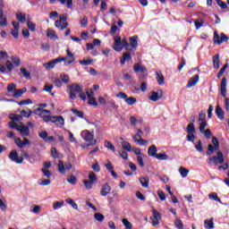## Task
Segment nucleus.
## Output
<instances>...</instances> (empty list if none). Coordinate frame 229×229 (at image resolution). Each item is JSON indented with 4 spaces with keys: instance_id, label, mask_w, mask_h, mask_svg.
Returning <instances> with one entry per match:
<instances>
[{
    "instance_id": "50",
    "label": "nucleus",
    "mask_w": 229,
    "mask_h": 229,
    "mask_svg": "<svg viewBox=\"0 0 229 229\" xmlns=\"http://www.w3.org/2000/svg\"><path fill=\"white\" fill-rule=\"evenodd\" d=\"M65 201L66 203H68V205H71L72 208H74V210H78V204H76V202H74L72 199L69 198Z\"/></svg>"
},
{
    "instance_id": "28",
    "label": "nucleus",
    "mask_w": 229,
    "mask_h": 229,
    "mask_svg": "<svg viewBox=\"0 0 229 229\" xmlns=\"http://www.w3.org/2000/svg\"><path fill=\"white\" fill-rule=\"evenodd\" d=\"M130 42H131V46L135 47L137 49L138 46H139V43L137 40H139V36H133V37H131L129 38Z\"/></svg>"
},
{
    "instance_id": "7",
    "label": "nucleus",
    "mask_w": 229,
    "mask_h": 229,
    "mask_svg": "<svg viewBox=\"0 0 229 229\" xmlns=\"http://www.w3.org/2000/svg\"><path fill=\"white\" fill-rule=\"evenodd\" d=\"M8 158H10L12 162H15V164H22V162H24V157H22V156L19 157V153H17L16 149L11 151Z\"/></svg>"
},
{
    "instance_id": "24",
    "label": "nucleus",
    "mask_w": 229,
    "mask_h": 229,
    "mask_svg": "<svg viewBox=\"0 0 229 229\" xmlns=\"http://www.w3.org/2000/svg\"><path fill=\"white\" fill-rule=\"evenodd\" d=\"M216 117H218L220 121L225 120V111H223V108H221V106H216Z\"/></svg>"
},
{
    "instance_id": "60",
    "label": "nucleus",
    "mask_w": 229,
    "mask_h": 229,
    "mask_svg": "<svg viewBox=\"0 0 229 229\" xmlns=\"http://www.w3.org/2000/svg\"><path fill=\"white\" fill-rule=\"evenodd\" d=\"M212 144H214L215 149H219V140H217V138H212Z\"/></svg>"
},
{
    "instance_id": "55",
    "label": "nucleus",
    "mask_w": 229,
    "mask_h": 229,
    "mask_svg": "<svg viewBox=\"0 0 229 229\" xmlns=\"http://www.w3.org/2000/svg\"><path fill=\"white\" fill-rule=\"evenodd\" d=\"M214 151H217V149H216V147H213L212 144H209L208 146L207 155H208L210 157V155H212V153H214Z\"/></svg>"
},
{
    "instance_id": "54",
    "label": "nucleus",
    "mask_w": 229,
    "mask_h": 229,
    "mask_svg": "<svg viewBox=\"0 0 229 229\" xmlns=\"http://www.w3.org/2000/svg\"><path fill=\"white\" fill-rule=\"evenodd\" d=\"M174 225L177 229H183V223L182 222L181 219L176 218L174 221Z\"/></svg>"
},
{
    "instance_id": "12",
    "label": "nucleus",
    "mask_w": 229,
    "mask_h": 229,
    "mask_svg": "<svg viewBox=\"0 0 229 229\" xmlns=\"http://www.w3.org/2000/svg\"><path fill=\"white\" fill-rule=\"evenodd\" d=\"M114 49L118 53H121V51H123V43L121 41V37L119 36L114 37Z\"/></svg>"
},
{
    "instance_id": "34",
    "label": "nucleus",
    "mask_w": 229,
    "mask_h": 229,
    "mask_svg": "<svg viewBox=\"0 0 229 229\" xmlns=\"http://www.w3.org/2000/svg\"><path fill=\"white\" fill-rule=\"evenodd\" d=\"M66 180L68 183H71V185H74L75 183H78V179L73 174L68 175Z\"/></svg>"
},
{
    "instance_id": "2",
    "label": "nucleus",
    "mask_w": 229,
    "mask_h": 229,
    "mask_svg": "<svg viewBox=\"0 0 229 229\" xmlns=\"http://www.w3.org/2000/svg\"><path fill=\"white\" fill-rule=\"evenodd\" d=\"M228 40H229L228 36H226V34H225L224 32L220 33V36L217 33V31L214 32L213 42L215 44L221 46V44H223V42H228Z\"/></svg>"
},
{
    "instance_id": "39",
    "label": "nucleus",
    "mask_w": 229,
    "mask_h": 229,
    "mask_svg": "<svg viewBox=\"0 0 229 229\" xmlns=\"http://www.w3.org/2000/svg\"><path fill=\"white\" fill-rule=\"evenodd\" d=\"M122 223H123V226H125V229H132L133 228V225L131 224V222H129V220L126 218H123L122 220Z\"/></svg>"
},
{
    "instance_id": "22",
    "label": "nucleus",
    "mask_w": 229,
    "mask_h": 229,
    "mask_svg": "<svg viewBox=\"0 0 229 229\" xmlns=\"http://www.w3.org/2000/svg\"><path fill=\"white\" fill-rule=\"evenodd\" d=\"M28 91V89L26 88H22V89H16L14 91V93L13 94V98H22V94H25V92Z\"/></svg>"
},
{
    "instance_id": "20",
    "label": "nucleus",
    "mask_w": 229,
    "mask_h": 229,
    "mask_svg": "<svg viewBox=\"0 0 229 229\" xmlns=\"http://www.w3.org/2000/svg\"><path fill=\"white\" fill-rule=\"evenodd\" d=\"M134 72H148V69L145 66H142V64L138 63L134 64Z\"/></svg>"
},
{
    "instance_id": "59",
    "label": "nucleus",
    "mask_w": 229,
    "mask_h": 229,
    "mask_svg": "<svg viewBox=\"0 0 229 229\" xmlns=\"http://www.w3.org/2000/svg\"><path fill=\"white\" fill-rule=\"evenodd\" d=\"M201 133H203L204 137H206L207 139H210V137H212V131H210V129H208Z\"/></svg>"
},
{
    "instance_id": "23",
    "label": "nucleus",
    "mask_w": 229,
    "mask_h": 229,
    "mask_svg": "<svg viewBox=\"0 0 229 229\" xmlns=\"http://www.w3.org/2000/svg\"><path fill=\"white\" fill-rule=\"evenodd\" d=\"M140 183L142 187H144V189H148V187H149V177L148 176L140 177Z\"/></svg>"
},
{
    "instance_id": "41",
    "label": "nucleus",
    "mask_w": 229,
    "mask_h": 229,
    "mask_svg": "<svg viewBox=\"0 0 229 229\" xmlns=\"http://www.w3.org/2000/svg\"><path fill=\"white\" fill-rule=\"evenodd\" d=\"M209 199H213L214 201H217L218 203H221V199H219V196H217V193L213 192L208 195Z\"/></svg>"
},
{
    "instance_id": "63",
    "label": "nucleus",
    "mask_w": 229,
    "mask_h": 229,
    "mask_svg": "<svg viewBox=\"0 0 229 229\" xmlns=\"http://www.w3.org/2000/svg\"><path fill=\"white\" fill-rule=\"evenodd\" d=\"M5 67H7L9 72H12V71H13V64H12L11 61H6Z\"/></svg>"
},
{
    "instance_id": "13",
    "label": "nucleus",
    "mask_w": 229,
    "mask_h": 229,
    "mask_svg": "<svg viewBox=\"0 0 229 229\" xmlns=\"http://www.w3.org/2000/svg\"><path fill=\"white\" fill-rule=\"evenodd\" d=\"M17 131H20V134L22 136V137H30V127L22 124V125H20L18 128H17Z\"/></svg>"
},
{
    "instance_id": "5",
    "label": "nucleus",
    "mask_w": 229,
    "mask_h": 229,
    "mask_svg": "<svg viewBox=\"0 0 229 229\" xmlns=\"http://www.w3.org/2000/svg\"><path fill=\"white\" fill-rule=\"evenodd\" d=\"M60 62H67V58L57 57L48 63L44 64L43 67H45L47 71H49V69H55L56 64H60Z\"/></svg>"
},
{
    "instance_id": "45",
    "label": "nucleus",
    "mask_w": 229,
    "mask_h": 229,
    "mask_svg": "<svg viewBox=\"0 0 229 229\" xmlns=\"http://www.w3.org/2000/svg\"><path fill=\"white\" fill-rule=\"evenodd\" d=\"M89 180L93 183H96V182H98V176H96V174L94 172H89Z\"/></svg>"
},
{
    "instance_id": "27",
    "label": "nucleus",
    "mask_w": 229,
    "mask_h": 229,
    "mask_svg": "<svg viewBox=\"0 0 229 229\" xmlns=\"http://www.w3.org/2000/svg\"><path fill=\"white\" fill-rule=\"evenodd\" d=\"M186 131L188 134H194L196 133V127H194L193 123H190L186 127Z\"/></svg>"
},
{
    "instance_id": "9",
    "label": "nucleus",
    "mask_w": 229,
    "mask_h": 229,
    "mask_svg": "<svg viewBox=\"0 0 229 229\" xmlns=\"http://www.w3.org/2000/svg\"><path fill=\"white\" fill-rule=\"evenodd\" d=\"M152 214H153V216L150 217L152 222V226H158V225H160V219H162V216L155 208L152 209Z\"/></svg>"
},
{
    "instance_id": "4",
    "label": "nucleus",
    "mask_w": 229,
    "mask_h": 229,
    "mask_svg": "<svg viewBox=\"0 0 229 229\" xmlns=\"http://www.w3.org/2000/svg\"><path fill=\"white\" fill-rule=\"evenodd\" d=\"M81 135L86 142H90L88 146H96L98 144V140H94V135L90 131H83Z\"/></svg>"
},
{
    "instance_id": "58",
    "label": "nucleus",
    "mask_w": 229,
    "mask_h": 229,
    "mask_svg": "<svg viewBox=\"0 0 229 229\" xmlns=\"http://www.w3.org/2000/svg\"><path fill=\"white\" fill-rule=\"evenodd\" d=\"M205 128H207V121H203L200 123L199 130L200 131V133H202V131H205Z\"/></svg>"
},
{
    "instance_id": "11",
    "label": "nucleus",
    "mask_w": 229,
    "mask_h": 229,
    "mask_svg": "<svg viewBox=\"0 0 229 229\" xmlns=\"http://www.w3.org/2000/svg\"><path fill=\"white\" fill-rule=\"evenodd\" d=\"M66 57H61L68 60L64 62V65H71V64H74V60H76V58L74 57V54H72L69 48L66 49Z\"/></svg>"
},
{
    "instance_id": "3",
    "label": "nucleus",
    "mask_w": 229,
    "mask_h": 229,
    "mask_svg": "<svg viewBox=\"0 0 229 229\" xmlns=\"http://www.w3.org/2000/svg\"><path fill=\"white\" fill-rule=\"evenodd\" d=\"M70 89V98L75 99L76 94H80L83 90V87L80 86L79 84H72L68 86Z\"/></svg>"
},
{
    "instance_id": "37",
    "label": "nucleus",
    "mask_w": 229,
    "mask_h": 229,
    "mask_svg": "<svg viewBox=\"0 0 229 229\" xmlns=\"http://www.w3.org/2000/svg\"><path fill=\"white\" fill-rule=\"evenodd\" d=\"M20 71L26 80H31V73H30L26 68H21Z\"/></svg>"
},
{
    "instance_id": "36",
    "label": "nucleus",
    "mask_w": 229,
    "mask_h": 229,
    "mask_svg": "<svg viewBox=\"0 0 229 229\" xmlns=\"http://www.w3.org/2000/svg\"><path fill=\"white\" fill-rule=\"evenodd\" d=\"M16 19H18L20 22H26V14H23L21 12H18L16 13Z\"/></svg>"
},
{
    "instance_id": "53",
    "label": "nucleus",
    "mask_w": 229,
    "mask_h": 229,
    "mask_svg": "<svg viewBox=\"0 0 229 229\" xmlns=\"http://www.w3.org/2000/svg\"><path fill=\"white\" fill-rule=\"evenodd\" d=\"M216 4H218L222 10H226L228 8V4L223 2V0H216Z\"/></svg>"
},
{
    "instance_id": "31",
    "label": "nucleus",
    "mask_w": 229,
    "mask_h": 229,
    "mask_svg": "<svg viewBox=\"0 0 229 229\" xmlns=\"http://www.w3.org/2000/svg\"><path fill=\"white\" fill-rule=\"evenodd\" d=\"M204 226L206 229H214V219L205 220Z\"/></svg>"
},
{
    "instance_id": "56",
    "label": "nucleus",
    "mask_w": 229,
    "mask_h": 229,
    "mask_svg": "<svg viewBox=\"0 0 229 229\" xmlns=\"http://www.w3.org/2000/svg\"><path fill=\"white\" fill-rule=\"evenodd\" d=\"M79 64H81V65H90V64H92V58H89L88 60H80Z\"/></svg>"
},
{
    "instance_id": "43",
    "label": "nucleus",
    "mask_w": 229,
    "mask_h": 229,
    "mask_svg": "<svg viewBox=\"0 0 229 229\" xmlns=\"http://www.w3.org/2000/svg\"><path fill=\"white\" fill-rule=\"evenodd\" d=\"M105 147L107 149H110L111 151L114 152L115 151V146H114L113 143H111V141L106 140L105 141Z\"/></svg>"
},
{
    "instance_id": "10",
    "label": "nucleus",
    "mask_w": 229,
    "mask_h": 229,
    "mask_svg": "<svg viewBox=\"0 0 229 229\" xmlns=\"http://www.w3.org/2000/svg\"><path fill=\"white\" fill-rule=\"evenodd\" d=\"M209 162H214L216 165L217 164H223L225 162V157L223 156V152H217V157H212L208 158Z\"/></svg>"
},
{
    "instance_id": "52",
    "label": "nucleus",
    "mask_w": 229,
    "mask_h": 229,
    "mask_svg": "<svg viewBox=\"0 0 229 229\" xmlns=\"http://www.w3.org/2000/svg\"><path fill=\"white\" fill-rule=\"evenodd\" d=\"M61 81L63 83L67 85V83H69V81H71V79L69 78V75H67V74H61Z\"/></svg>"
},
{
    "instance_id": "15",
    "label": "nucleus",
    "mask_w": 229,
    "mask_h": 229,
    "mask_svg": "<svg viewBox=\"0 0 229 229\" xmlns=\"http://www.w3.org/2000/svg\"><path fill=\"white\" fill-rule=\"evenodd\" d=\"M198 81H199V75L196 74L192 76L188 81V84H187L188 89H191V87H195Z\"/></svg>"
},
{
    "instance_id": "6",
    "label": "nucleus",
    "mask_w": 229,
    "mask_h": 229,
    "mask_svg": "<svg viewBox=\"0 0 229 229\" xmlns=\"http://www.w3.org/2000/svg\"><path fill=\"white\" fill-rule=\"evenodd\" d=\"M57 168L61 174H65V169L66 171H71L72 169V164L71 162L64 164V161L59 160Z\"/></svg>"
},
{
    "instance_id": "33",
    "label": "nucleus",
    "mask_w": 229,
    "mask_h": 229,
    "mask_svg": "<svg viewBox=\"0 0 229 229\" xmlns=\"http://www.w3.org/2000/svg\"><path fill=\"white\" fill-rule=\"evenodd\" d=\"M213 67L214 69H219V55L218 54L213 56Z\"/></svg>"
},
{
    "instance_id": "26",
    "label": "nucleus",
    "mask_w": 229,
    "mask_h": 229,
    "mask_svg": "<svg viewBox=\"0 0 229 229\" xmlns=\"http://www.w3.org/2000/svg\"><path fill=\"white\" fill-rule=\"evenodd\" d=\"M47 37H48V38H52L54 40H58V36H56V32H55V30L53 29H47Z\"/></svg>"
},
{
    "instance_id": "19",
    "label": "nucleus",
    "mask_w": 229,
    "mask_h": 229,
    "mask_svg": "<svg viewBox=\"0 0 229 229\" xmlns=\"http://www.w3.org/2000/svg\"><path fill=\"white\" fill-rule=\"evenodd\" d=\"M157 153H158V149L157 148L156 145H152L148 149V157H153L154 158L157 157Z\"/></svg>"
},
{
    "instance_id": "25",
    "label": "nucleus",
    "mask_w": 229,
    "mask_h": 229,
    "mask_svg": "<svg viewBox=\"0 0 229 229\" xmlns=\"http://www.w3.org/2000/svg\"><path fill=\"white\" fill-rule=\"evenodd\" d=\"M50 121L51 123H56L60 126H64V116H53Z\"/></svg>"
},
{
    "instance_id": "47",
    "label": "nucleus",
    "mask_w": 229,
    "mask_h": 229,
    "mask_svg": "<svg viewBox=\"0 0 229 229\" xmlns=\"http://www.w3.org/2000/svg\"><path fill=\"white\" fill-rule=\"evenodd\" d=\"M32 114H33V112L30 109H28V111H26V110L21 111V117L29 118V117H31Z\"/></svg>"
},
{
    "instance_id": "35",
    "label": "nucleus",
    "mask_w": 229,
    "mask_h": 229,
    "mask_svg": "<svg viewBox=\"0 0 229 229\" xmlns=\"http://www.w3.org/2000/svg\"><path fill=\"white\" fill-rule=\"evenodd\" d=\"M194 24L196 30H199L200 28H202L203 24H205V21H203V19L201 18H199L195 21Z\"/></svg>"
},
{
    "instance_id": "44",
    "label": "nucleus",
    "mask_w": 229,
    "mask_h": 229,
    "mask_svg": "<svg viewBox=\"0 0 229 229\" xmlns=\"http://www.w3.org/2000/svg\"><path fill=\"white\" fill-rule=\"evenodd\" d=\"M122 148L123 149H125V151H131V144H130L128 141H123L122 143Z\"/></svg>"
},
{
    "instance_id": "1",
    "label": "nucleus",
    "mask_w": 229,
    "mask_h": 229,
    "mask_svg": "<svg viewBox=\"0 0 229 229\" xmlns=\"http://www.w3.org/2000/svg\"><path fill=\"white\" fill-rule=\"evenodd\" d=\"M116 98L118 99H123L127 105L131 106V105H135L137 103V98L135 97H130L128 98V95L126 93L121 91L118 94H116Z\"/></svg>"
},
{
    "instance_id": "16",
    "label": "nucleus",
    "mask_w": 229,
    "mask_h": 229,
    "mask_svg": "<svg viewBox=\"0 0 229 229\" xmlns=\"http://www.w3.org/2000/svg\"><path fill=\"white\" fill-rule=\"evenodd\" d=\"M112 191V186L108 183H106L102 186V189L100 191L101 196H108Z\"/></svg>"
},
{
    "instance_id": "48",
    "label": "nucleus",
    "mask_w": 229,
    "mask_h": 229,
    "mask_svg": "<svg viewBox=\"0 0 229 229\" xmlns=\"http://www.w3.org/2000/svg\"><path fill=\"white\" fill-rule=\"evenodd\" d=\"M157 160H169V156L165 153L157 154L156 156Z\"/></svg>"
},
{
    "instance_id": "64",
    "label": "nucleus",
    "mask_w": 229,
    "mask_h": 229,
    "mask_svg": "<svg viewBox=\"0 0 229 229\" xmlns=\"http://www.w3.org/2000/svg\"><path fill=\"white\" fill-rule=\"evenodd\" d=\"M157 196L159 197L161 201H165V193L163 191H158Z\"/></svg>"
},
{
    "instance_id": "49",
    "label": "nucleus",
    "mask_w": 229,
    "mask_h": 229,
    "mask_svg": "<svg viewBox=\"0 0 229 229\" xmlns=\"http://www.w3.org/2000/svg\"><path fill=\"white\" fill-rule=\"evenodd\" d=\"M62 207H64V200L53 203L54 210H58L59 208H62Z\"/></svg>"
},
{
    "instance_id": "61",
    "label": "nucleus",
    "mask_w": 229,
    "mask_h": 229,
    "mask_svg": "<svg viewBox=\"0 0 229 229\" xmlns=\"http://www.w3.org/2000/svg\"><path fill=\"white\" fill-rule=\"evenodd\" d=\"M27 26H28L29 30H30V31H35V30L37 28V25L31 21H28Z\"/></svg>"
},
{
    "instance_id": "18",
    "label": "nucleus",
    "mask_w": 229,
    "mask_h": 229,
    "mask_svg": "<svg viewBox=\"0 0 229 229\" xmlns=\"http://www.w3.org/2000/svg\"><path fill=\"white\" fill-rule=\"evenodd\" d=\"M8 20L6 19V16H4V10L3 8H0V26L4 27L7 26Z\"/></svg>"
},
{
    "instance_id": "29",
    "label": "nucleus",
    "mask_w": 229,
    "mask_h": 229,
    "mask_svg": "<svg viewBox=\"0 0 229 229\" xmlns=\"http://www.w3.org/2000/svg\"><path fill=\"white\" fill-rule=\"evenodd\" d=\"M15 90H17V84H15V83H9L7 85V92H9V94H14Z\"/></svg>"
},
{
    "instance_id": "21",
    "label": "nucleus",
    "mask_w": 229,
    "mask_h": 229,
    "mask_svg": "<svg viewBox=\"0 0 229 229\" xmlns=\"http://www.w3.org/2000/svg\"><path fill=\"white\" fill-rule=\"evenodd\" d=\"M156 80L158 85H164L165 83V78H164V74L160 72H156Z\"/></svg>"
},
{
    "instance_id": "40",
    "label": "nucleus",
    "mask_w": 229,
    "mask_h": 229,
    "mask_svg": "<svg viewBox=\"0 0 229 229\" xmlns=\"http://www.w3.org/2000/svg\"><path fill=\"white\" fill-rule=\"evenodd\" d=\"M83 183H84L85 188L88 191H90V189H92V187H94V182H92V181L84 180Z\"/></svg>"
},
{
    "instance_id": "17",
    "label": "nucleus",
    "mask_w": 229,
    "mask_h": 229,
    "mask_svg": "<svg viewBox=\"0 0 229 229\" xmlns=\"http://www.w3.org/2000/svg\"><path fill=\"white\" fill-rule=\"evenodd\" d=\"M13 26L14 30H11V35H13L14 38H19V28H21L19 22L13 21Z\"/></svg>"
},
{
    "instance_id": "14",
    "label": "nucleus",
    "mask_w": 229,
    "mask_h": 229,
    "mask_svg": "<svg viewBox=\"0 0 229 229\" xmlns=\"http://www.w3.org/2000/svg\"><path fill=\"white\" fill-rule=\"evenodd\" d=\"M226 85H227L226 78H223L220 83V92H221L222 98H226Z\"/></svg>"
},
{
    "instance_id": "62",
    "label": "nucleus",
    "mask_w": 229,
    "mask_h": 229,
    "mask_svg": "<svg viewBox=\"0 0 229 229\" xmlns=\"http://www.w3.org/2000/svg\"><path fill=\"white\" fill-rule=\"evenodd\" d=\"M88 103L91 105L92 106H98V101H96V98L91 97L89 98Z\"/></svg>"
},
{
    "instance_id": "42",
    "label": "nucleus",
    "mask_w": 229,
    "mask_h": 229,
    "mask_svg": "<svg viewBox=\"0 0 229 229\" xmlns=\"http://www.w3.org/2000/svg\"><path fill=\"white\" fill-rule=\"evenodd\" d=\"M11 60L13 64V65H15V67H19L21 65V58H19L18 56H12Z\"/></svg>"
},
{
    "instance_id": "57",
    "label": "nucleus",
    "mask_w": 229,
    "mask_h": 229,
    "mask_svg": "<svg viewBox=\"0 0 229 229\" xmlns=\"http://www.w3.org/2000/svg\"><path fill=\"white\" fill-rule=\"evenodd\" d=\"M32 103H33V100L28 98V99H26V100H21V101L18 103V105H19L20 106H22V105H31Z\"/></svg>"
},
{
    "instance_id": "38",
    "label": "nucleus",
    "mask_w": 229,
    "mask_h": 229,
    "mask_svg": "<svg viewBox=\"0 0 229 229\" xmlns=\"http://www.w3.org/2000/svg\"><path fill=\"white\" fill-rule=\"evenodd\" d=\"M94 217L98 223H103V221H105V216L101 213H95Z\"/></svg>"
},
{
    "instance_id": "51",
    "label": "nucleus",
    "mask_w": 229,
    "mask_h": 229,
    "mask_svg": "<svg viewBox=\"0 0 229 229\" xmlns=\"http://www.w3.org/2000/svg\"><path fill=\"white\" fill-rule=\"evenodd\" d=\"M22 140L21 138H15L14 139V144H16L17 147L20 148V149H23V143Z\"/></svg>"
},
{
    "instance_id": "8",
    "label": "nucleus",
    "mask_w": 229,
    "mask_h": 229,
    "mask_svg": "<svg viewBox=\"0 0 229 229\" xmlns=\"http://www.w3.org/2000/svg\"><path fill=\"white\" fill-rule=\"evenodd\" d=\"M164 96V91H162V89H158L157 91H151L148 94V99H150V101H158L159 99H162V97Z\"/></svg>"
},
{
    "instance_id": "30",
    "label": "nucleus",
    "mask_w": 229,
    "mask_h": 229,
    "mask_svg": "<svg viewBox=\"0 0 229 229\" xmlns=\"http://www.w3.org/2000/svg\"><path fill=\"white\" fill-rule=\"evenodd\" d=\"M128 60H131V55L130 53H123V59L120 60L122 65H124Z\"/></svg>"
},
{
    "instance_id": "46",
    "label": "nucleus",
    "mask_w": 229,
    "mask_h": 229,
    "mask_svg": "<svg viewBox=\"0 0 229 229\" xmlns=\"http://www.w3.org/2000/svg\"><path fill=\"white\" fill-rule=\"evenodd\" d=\"M71 111L72 112V114H74V115H76L77 117H80L81 119H83V112L79 111L76 108H72Z\"/></svg>"
},
{
    "instance_id": "32",
    "label": "nucleus",
    "mask_w": 229,
    "mask_h": 229,
    "mask_svg": "<svg viewBox=\"0 0 229 229\" xmlns=\"http://www.w3.org/2000/svg\"><path fill=\"white\" fill-rule=\"evenodd\" d=\"M179 173H180L182 178H187V176L189 175V169H186L185 167L181 166L179 168Z\"/></svg>"
}]
</instances>
